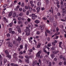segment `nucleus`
<instances>
[{"instance_id":"obj_1","label":"nucleus","mask_w":66,"mask_h":66,"mask_svg":"<svg viewBox=\"0 0 66 66\" xmlns=\"http://www.w3.org/2000/svg\"><path fill=\"white\" fill-rule=\"evenodd\" d=\"M5 53L6 56V57L9 58V59H11V56L9 55V52L7 50H6L5 51Z\"/></svg>"},{"instance_id":"obj_2","label":"nucleus","mask_w":66,"mask_h":66,"mask_svg":"<svg viewBox=\"0 0 66 66\" xmlns=\"http://www.w3.org/2000/svg\"><path fill=\"white\" fill-rule=\"evenodd\" d=\"M7 44H8V47H13V45L11 43H10V42H7Z\"/></svg>"},{"instance_id":"obj_3","label":"nucleus","mask_w":66,"mask_h":66,"mask_svg":"<svg viewBox=\"0 0 66 66\" xmlns=\"http://www.w3.org/2000/svg\"><path fill=\"white\" fill-rule=\"evenodd\" d=\"M42 53V51H39L36 54V56L37 57H40V54Z\"/></svg>"},{"instance_id":"obj_4","label":"nucleus","mask_w":66,"mask_h":66,"mask_svg":"<svg viewBox=\"0 0 66 66\" xmlns=\"http://www.w3.org/2000/svg\"><path fill=\"white\" fill-rule=\"evenodd\" d=\"M16 28L18 29V31L19 33H21V29H20V28H19V26H17Z\"/></svg>"},{"instance_id":"obj_5","label":"nucleus","mask_w":66,"mask_h":66,"mask_svg":"<svg viewBox=\"0 0 66 66\" xmlns=\"http://www.w3.org/2000/svg\"><path fill=\"white\" fill-rule=\"evenodd\" d=\"M37 61H33L32 64V66H35V65H37Z\"/></svg>"},{"instance_id":"obj_6","label":"nucleus","mask_w":66,"mask_h":66,"mask_svg":"<svg viewBox=\"0 0 66 66\" xmlns=\"http://www.w3.org/2000/svg\"><path fill=\"white\" fill-rule=\"evenodd\" d=\"M38 1H39V2L37 3V4L38 6H40L41 5V3L40 2L41 1V0H37Z\"/></svg>"},{"instance_id":"obj_7","label":"nucleus","mask_w":66,"mask_h":66,"mask_svg":"<svg viewBox=\"0 0 66 66\" xmlns=\"http://www.w3.org/2000/svg\"><path fill=\"white\" fill-rule=\"evenodd\" d=\"M36 10H37V12H39V11H40V7H36Z\"/></svg>"},{"instance_id":"obj_8","label":"nucleus","mask_w":66,"mask_h":66,"mask_svg":"<svg viewBox=\"0 0 66 66\" xmlns=\"http://www.w3.org/2000/svg\"><path fill=\"white\" fill-rule=\"evenodd\" d=\"M34 22L37 24H38V23H39L40 22V21L38 20H36L34 21Z\"/></svg>"},{"instance_id":"obj_9","label":"nucleus","mask_w":66,"mask_h":66,"mask_svg":"<svg viewBox=\"0 0 66 66\" xmlns=\"http://www.w3.org/2000/svg\"><path fill=\"white\" fill-rule=\"evenodd\" d=\"M12 14H13V12H10L9 13L8 16L9 17H11V16L12 15Z\"/></svg>"},{"instance_id":"obj_10","label":"nucleus","mask_w":66,"mask_h":66,"mask_svg":"<svg viewBox=\"0 0 66 66\" xmlns=\"http://www.w3.org/2000/svg\"><path fill=\"white\" fill-rule=\"evenodd\" d=\"M16 40L17 41H21V37H19L18 38L16 39Z\"/></svg>"},{"instance_id":"obj_11","label":"nucleus","mask_w":66,"mask_h":66,"mask_svg":"<svg viewBox=\"0 0 66 66\" xmlns=\"http://www.w3.org/2000/svg\"><path fill=\"white\" fill-rule=\"evenodd\" d=\"M16 16V13L14 12L13 14V18H15Z\"/></svg>"},{"instance_id":"obj_12","label":"nucleus","mask_w":66,"mask_h":66,"mask_svg":"<svg viewBox=\"0 0 66 66\" xmlns=\"http://www.w3.org/2000/svg\"><path fill=\"white\" fill-rule=\"evenodd\" d=\"M59 51H54L53 52V53H54V54H57L58 53H59Z\"/></svg>"},{"instance_id":"obj_13","label":"nucleus","mask_w":66,"mask_h":66,"mask_svg":"<svg viewBox=\"0 0 66 66\" xmlns=\"http://www.w3.org/2000/svg\"><path fill=\"white\" fill-rule=\"evenodd\" d=\"M25 9H26V10H28V9L30 8V6H25Z\"/></svg>"},{"instance_id":"obj_14","label":"nucleus","mask_w":66,"mask_h":66,"mask_svg":"<svg viewBox=\"0 0 66 66\" xmlns=\"http://www.w3.org/2000/svg\"><path fill=\"white\" fill-rule=\"evenodd\" d=\"M40 29L42 30H44V27L42 26H39Z\"/></svg>"},{"instance_id":"obj_15","label":"nucleus","mask_w":66,"mask_h":66,"mask_svg":"<svg viewBox=\"0 0 66 66\" xmlns=\"http://www.w3.org/2000/svg\"><path fill=\"white\" fill-rule=\"evenodd\" d=\"M25 61L26 62H27V63L29 64V60L28 59H25Z\"/></svg>"},{"instance_id":"obj_16","label":"nucleus","mask_w":66,"mask_h":66,"mask_svg":"<svg viewBox=\"0 0 66 66\" xmlns=\"http://www.w3.org/2000/svg\"><path fill=\"white\" fill-rule=\"evenodd\" d=\"M26 36H28V35H30V33L29 32H28L26 33Z\"/></svg>"},{"instance_id":"obj_17","label":"nucleus","mask_w":66,"mask_h":66,"mask_svg":"<svg viewBox=\"0 0 66 66\" xmlns=\"http://www.w3.org/2000/svg\"><path fill=\"white\" fill-rule=\"evenodd\" d=\"M62 10L63 11L62 13H65L66 12V10L65 9H63Z\"/></svg>"},{"instance_id":"obj_18","label":"nucleus","mask_w":66,"mask_h":66,"mask_svg":"<svg viewBox=\"0 0 66 66\" xmlns=\"http://www.w3.org/2000/svg\"><path fill=\"white\" fill-rule=\"evenodd\" d=\"M27 47H28V45L27 44H25V49L26 50H27Z\"/></svg>"},{"instance_id":"obj_19","label":"nucleus","mask_w":66,"mask_h":66,"mask_svg":"<svg viewBox=\"0 0 66 66\" xmlns=\"http://www.w3.org/2000/svg\"><path fill=\"white\" fill-rule=\"evenodd\" d=\"M40 45H41V44L39 43L38 44V45H37V47L38 48H40Z\"/></svg>"},{"instance_id":"obj_20","label":"nucleus","mask_w":66,"mask_h":66,"mask_svg":"<svg viewBox=\"0 0 66 66\" xmlns=\"http://www.w3.org/2000/svg\"><path fill=\"white\" fill-rule=\"evenodd\" d=\"M3 19L5 21H6V22H8V21H7V20L6 19V18H5V17H4Z\"/></svg>"},{"instance_id":"obj_21","label":"nucleus","mask_w":66,"mask_h":66,"mask_svg":"<svg viewBox=\"0 0 66 66\" xmlns=\"http://www.w3.org/2000/svg\"><path fill=\"white\" fill-rule=\"evenodd\" d=\"M17 54L16 53H14L13 55V57H15L17 56Z\"/></svg>"},{"instance_id":"obj_22","label":"nucleus","mask_w":66,"mask_h":66,"mask_svg":"<svg viewBox=\"0 0 66 66\" xmlns=\"http://www.w3.org/2000/svg\"><path fill=\"white\" fill-rule=\"evenodd\" d=\"M51 57L52 59H53L54 57V55L53 54H51Z\"/></svg>"},{"instance_id":"obj_23","label":"nucleus","mask_w":66,"mask_h":66,"mask_svg":"<svg viewBox=\"0 0 66 66\" xmlns=\"http://www.w3.org/2000/svg\"><path fill=\"white\" fill-rule=\"evenodd\" d=\"M21 7H24V3H22L21 4Z\"/></svg>"},{"instance_id":"obj_24","label":"nucleus","mask_w":66,"mask_h":66,"mask_svg":"<svg viewBox=\"0 0 66 66\" xmlns=\"http://www.w3.org/2000/svg\"><path fill=\"white\" fill-rule=\"evenodd\" d=\"M22 15H23V13H21L19 14V16H22Z\"/></svg>"},{"instance_id":"obj_25","label":"nucleus","mask_w":66,"mask_h":66,"mask_svg":"<svg viewBox=\"0 0 66 66\" xmlns=\"http://www.w3.org/2000/svg\"><path fill=\"white\" fill-rule=\"evenodd\" d=\"M9 26H10V27H12V26H13V23L11 22L9 24Z\"/></svg>"},{"instance_id":"obj_26","label":"nucleus","mask_w":66,"mask_h":66,"mask_svg":"<svg viewBox=\"0 0 66 66\" xmlns=\"http://www.w3.org/2000/svg\"><path fill=\"white\" fill-rule=\"evenodd\" d=\"M38 61L39 64L40 65H41L42 64V62H41V60H40V59H39Z\"/></svg>"},{"instance_id":"obj_27","label":"nucleus","mask_w":66,"mask_h":66,"mask_svg":"<svg viewBox=\"0 0 66 66\" xmlns=\"http://www.w3.org/2000/svg\"><path fill=\"white\" fill-rule=\"evenodd\" d=\"M28 39L29 41V42H30V43H32V40H31L29 38Z\"/></svg>"},{"instance_id":"obj_28","label":"nucleus","mask_w":66,"mask_h":66,"mask_svg":"<svg viewBox=\"0 0 66 66\" xmlns=\"http://www.w3.org/2000/svg\"><path fill=\"white\" fill-rule=\"evenodd\" d=\"M29 11H32V8L31 7H29Z\"/></svg>"},{"instance_id":"obj_29","label":"nucleus","mask_w":66,"mask_h":66,"mask_svg":"<svg viewBox=\"0 0 66 66\" xmlns=\"http://www.w3.org/2000/svg\"><path fill=\"white\" fill-rule=\"evenodd\" d=\"M2 60H0V66H2Z\"/></svg>"},{"instance_id":"obj_30","label":"nucleus","mask_w":66,"mask_h":66,"mask_svg":"<svg viewBox=\"0 0 66 66\" xmlns=\"http://www.w3.org/2000/svg\"><path fill=\"white\" fill-rule=\"evenodd\" d=\"M25 57H26L27 59H30V57L26 55L25 56Z\"/></svg>"},{"instance_id":"obj_31","label":"nucleus","mask_w":66,"mask_h":66,"mask_svg":"<svg viewBox=\"0 0 66 66\" xmlns=\"http://www.w3.org/2000/svg\"><path fill=\"white\" fill-rule=\"evenodd\" d=\"M51 44H47V46L48 47H51Z\"/></svg>"},{"instance_id":"obj_32","label":"nucleus","mask_w":66,"mask_h":66,"mask_svg":"<svg viewBox=\"0 0 66 66\" xmlns=\"http://www.w3.org/2000/svg\"><path fill=\"white\" fill-rule=\"evenodd\" d=\"M17 19L18 20H20L21 19V18L20 17H19Z\"/></svg>"},{"instance_id":"obj_33","label":"nucleus","mask_w":66,"mask_h":66,"mask_svg":"<svg viewBox=\"0 0 66 66\" xmlns=\"http://www.w3.org/2000/svg\"><path fill=\"white\" fill-rule=\"evenodd\" d=\"M32 18L33 20H35V17L32 16Z\"/></svg>"},{"instance_id":"obj_34","label":"nucleus","mask_w":66,"mask_h":66,"mask_svg":"<svg viewBox=\"0 0 66 66\" xmlns=\"http://www.w3.org/2000/svg\"><path fill=\"white\" fill-rule=\"evenodd\" d=\"M14 65H15V64L13 63H11L10 64L11 66H14Z\"/></svg>"},{"instance_id":"obj_35","label":"nucleus","mask_w":66,"mask_h":66,"mask_svg":"<svg viewBox=\"0 0 66 66\" xmlns=\"http://www.w3.org/2000/svg\"><path fill=\"white\" fill-rule=\"evenodd\" d=\"M22 8H19V11L20 12H21V11H22Z\"/></svg>"},{"instance_id":"obj_36","label":"nucleus","mask_w":66,"mask_h":66,"mask_svg":"<svg viewBox=\"0 0 66 66\" xmlns=\"http://www.w3.org/2000/svg\"><path fill=\"white\" fill-rule=\"evenodd\" d=\"M29 11H28L27 12L26 15H29Z\"/></svg>"},{"instance_id":"obj_37","label":"nucleus","mask_w":66,"mask_h":66,"mask_svg":"<svg viewBox=\"0 0 66 66\" xmlns=\"http://www.w3.org/2000/svg\"><path fill=\"white\" fill-rule=\"evenodd\" d=\"M55 49V47H53L52 48V50H54Z\"/></svg>"},{"instance_id":"obj_38","label":"nucleus","mask_w":66,"mask_h":66,"mask_svg":"<svg viewBox=\"0 0 66 66\" xmlns=\"http://www.w3.org/2000/svg\"><path fill=\"white\" fill-rule=\"evenodd\" d=\"M24 31L25 33H27V32H28V29H25L24 30Z\"/></svg>"},{"instance_id":"obj_39","label":"nucleus","mask_w":66,"mask_h":66,"mask_svg":"<svg viewBox=\"0 0 66 66\" xmlns=\"http://www.w3.org/2000/svg\"><path fill=\"white\" fill-rule=\"evenodd\" d=\"M20 49H22L23 48V45H21L20 46Z\"/></svg>"},{"instance_id":"obj_40","label":"nucleus","mask_w":66,"mask_h":66,"mask_svg":"<svg viewBox=\"0 0 66 66\" xmlns=\"http://www.w3.org/2000/svg\"><path fill=\"white\" fill-rule=\"evenodd\" d=\"M43 20H47V18H46L44 17L43 18Z\"/></svg>"},{"instance_id":"obj_41","label":"nucleus","mask_w":66,"mask_h":66,"mask_svg":"<svg viewBox=\"0 0 66 66\" xmlns=\"http://www.w3.org/2000/svg\"><path fill=\"white\" fill-rule=\"evenodd\" d=\"M53 42L55 44L57 43V41H56V40H55L53 41Z\"/></svg>"},{"instance_id":"obj_42","label":"nucleus","mask_w":66,"mask_h":66,"mask_svg":"<svg viewBox=\"0 0 66 66\" xmlns=\"http://www.w3.org/2000/svg\"><path fill=\"white\" fill-rule=\"evenodd\" d=\"M33 51V50L32 49H30L29 50V52H32Z\"/></svg>"},{"instance_id":"obj_43","label":"nucleus","mask_w":66,"mask_h":66,"mask_svg":"<svg viewBox=\"0 0 66 66\" xmlns=\"http://www.w3.org/2000/svg\"><path fill=\"white\" fill-rule=\"evenodd\" d=\"M7 37H10V34H7Z\"/></svg>"},{"instance_id":"obj_44","label":"nucleus","mask_w":66,"mask_h":66,"mask_svg":"<svg viewBox=\"0 0 66 66\" xmlns=\"http://www.w3.org/2000/svg\"><path fill=\"white\" fill-rule=\"evenodd\" d=\"M11 39L10 38H8V39H6V40L7 41H9V40H10Z\"/></svg>"},{"instance_id":"obj_45","label":"nucleus","mask_w":66,"mask_h":66,"mask_svg":"<svg viewBox=\"0 0 66 66\" xmlns=\"http://www.w3.org/2000/svg\"><path fill=\"white\" fill-rule=\"evenodd\" d=\"M32 17H35V14H32Z\"/></svg>"},{"instance_id":"obj_46","label":"nucleus","mask_w":66,"mask_h":66,"mask_svg":"<svg viewBox=\"0 0 66 66\" xmlns=\"http://www.w3.org/2000/svg\"><path fill=\"white\" fill-rule=\"evenodd\" d=\"M55 17L56 19H57V16L56 15H55Z\"/></svg>"},{"instance_id":"obj_47","label":"nucleus","mask_w":66,"mask_h":66,"mask_svg":"<svg viewBox=\"0 0 66 66\" xmlns=\"http://www.w3.org/2000/svg\"><path fill=\"white\" fill-rule=\"evenodd\" d=\"M19 62L20 63H22V60L20 59H19Z\"/></svg>"},{"instance_id":"obj_48","label":"nucleus","mask_w":66,"mask_h":66,"mask_svg":"<svg viewBox=\"0 0 66 66\" xmlns=\"http://www.w3.org/2000/svg\"><path fill=\"white\" fill-rule=\"evenodd\" d=\"M30 4H33V1H31L30 2Z\"/></svg>"},{"instance_id":"obj_49","label":"nucleus","mask_w":66,"mask_h":66,"mask_svg":"<svg viewBox=\"0 0 66 66\" xmlns=\"http://www.w3.org/2000/svg\"><path fill=\"white\" fill-rule=\"evenodd\" d=\"M39 33H40V32L39 31H37L36 33V34L37 35H39Z\"/></svg>"},{"instance_id":"obj_50","label":"nucleus","mask_w":66,"mask_h":66,"mask_svg":"<svg viewBox=\"0 0 66 66\" xmlns=\"http://www.w3.org/2000/svg\"><path fill=\"white\" fill-rule=\"evenodd\" d=\"M43 51L44 52H45V53H47V51H46V50H45V49H44Z\"/></svg>"},{"instance_id":"obj_51","label":"nucleus","mask_w":66,"mask_h":66,"mask_svg":"<svg viewBox=\"0 0 66 66\" xmlns=\"http://www.w3.org/2000/svg\"><path fill=\"white\" fill-rule=\"evenodd\" d=\"M66 14V12H65L64 13H63L62 14V16H64L65 15V14Z\"/></svg>"},{"instance_id":"obj_52","label":"nucleus","mask_w":66,"mask_h":66,"mask_svg":"<svg viewBox=\"0 0 66 66\" xmlns=\"http://www.w3.org/2000/svg\"><path fill=\"white\" fill-rule=\"evenodd\" d=\"M27 20L28 22H30V21H31V19H30V18H28L27 19Z\"/></svg>"},{"instance_id":"obj_53","label":"nucleus","mask_w":66,"mask_h":66,"mask_svg":"<svg viewBox=\"0 0 66 66\" xmlns=\"http://www.w3.org/2000/svg\"><path fill=\"white\" fill-rule=\"evenodd\" d=\"M56 4H57V5H58L60 4V2L59 1H58L56 3Z\"/></svg>"},{"instance_id":"obj_54","label":"nucleus","mask_w":66,"mask_h":66,"mask_svg":"<svg viewBox=\"0 0 66 66\" xmlns=\"http://www.w3.org/2000/svg\"><path fill=\"white\" fill-rule=\"evenodd\" d=\"M57 16H61V14L59 13H57Z\"/></svg>"},{"instance_id":"obj_55","label":"nucleus","mask_w":66,"mask_h":66,"mask_svg":"<svg viewBox=\"0 0 66 66\" xmlns=\"http://www.w3.org/2000/svg\"><path fill=\"white\" fill-rule=\"evenodd\" d=\"M52 45H53V46H55V43L54 42L52 43Z\"/></svg>"},{"instance_id":"obj_56","label":"nucleus","mask_w":66,"mask_h":66,"mask_svg":"<svg viewBox=\"0 0 66 66\" xmlns=\"http://www.w3.org/2000/svg\"><path fill=\"white\" fill-rule=\"evenodd\" d=\"M4 62L5 63L7 62V60L5 59H4Z\"/></svg>"},{"instance_id":"obj_57","label":"nucleus","mask_w":66,"mask_h":66,"mask_svg":"<svg viewBox=\"0 0 66 66\" xmlns=\"http://www.w3.org/2000/svg\"><path fill=\"white\" fill-rule=\"evenodd\" d=\"M19 57L20 58H21V59H23V56H19Z\"/></svg>"},{"instance_id":"obj_58","label":"nucleus","mask_w":66,"mask_h":66,"mask_svg":"<svg viewBox=\"0 0 66 66\" xmlns=\"http://www.w3.org/2000/svg\"><path fill=\"white\" fill-rule=\"evenodd\" d=\"M47 39L48 41H50V38L49 37H48Z\"/></svg>"},{"instance_id":"obj_59","label":"nucleus","mask_w":66,"mask_h":66,"mask_svg":"<svg viewBox=\"0 0 66 66\" xmlns=\"http://www.w3.org/2000/svg\"><path fill=\"white\" fill-rule=\"evenodd\" d=\"M22 54H23V52H20V54L21 55Z\"/></svg>"},{"instance_id":"obj_60","label":"nucleus","mask_w":66,"mask_h":66,"mask_svg":"<svg viewBox=\"0 0 66 66\" xmlns=\"http://www.w3.org/2000/svg\"><path fill=\"white\" fill-rule=\"evenodd\" d=\"M49 65L50 66H51V65L52 64L51 63V62H50L49 63Z\"/></svg>"},{"instance_id":"obj_61","label":"nucleus","mask_w":66,"mask_h":66,"mask_svg":"<svg viewBox=\"0 0 66 66\" xmlns=\"http://www.w3.org/2000/svg\"><path fill=\"white\" fill-rule=\"evenodd\" d=\"M7 4H5L4 5V7H6V6H7Z\"/></svg>"},{"instance_id":"obj_62","label":"nucleus","mask_w":66,"mask_h":66,"mask_svg":"<svg viewBox=\"0 0 66 66\" xmlns=\"http://www.w3.org/2000/svg\"><path fill=\"white\" fill-rule=\"evenodd\" d=\"M23 12H26V9H23Z\"/></svg>"},{"instance_id":"obj_63","label":"nucleus","mask_w":66,"mask_h":66,"mask_svg":"<svg viewBox=\"0 0 66 66\" xmlns=\"http://www.w3.org/2000/svg\"><path fill=\"white\" fill-rule=\"evenodd\" d=\"M54 61H57V59L56 58H55L54 59Z\"/></svg>"},{"instance_id":"obj_64","label":"nucleus","mask_w":66,"mask_h":66,"mask_svg":"<svg viewBox=\"0 0 66 66\" xmlns=\"http://www.w3.org/2000/svg\"><path fill=\"white\" fill-rule=\"evenodd\" d=\"M15 45L16 46H18V43H16L15 44Z\"/></svg>"}]
</instances>
